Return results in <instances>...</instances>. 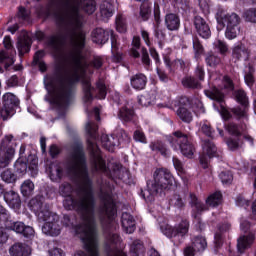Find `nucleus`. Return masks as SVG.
I'll use <instances>...</instances> for the list:
<instances>
[{"label":"nucleus","mask_w":256,"mask_h":256,"mask_svg":"<svg viewBox=\"0 0 256 256\" xmlns=\"http://www.w3.org/2000/svg\"><path fill=\"white\" fill-rule=\"evenodd\" d=\"M62 23L70 25L73 29L71 33V51L68 55V65L64 75L53 81L49 76L44 78V85L48 91L53 93L54 103L60 107H67L73 99V83L81 81L84 89V102L93 101V88L87 77L89 65L87 58L83 56L85 47V32L81 30L83 26V16L79 14V3L75 0H67L59 14Z\"/></svg>","instance_id":"obj_1"},{"label":"nucleus","mask_w":256,"mask_h":256,"mask_svg":"<svg viewBox=\"0 0 256 256\" xmlns=\"http://www.w3.org/2000/svg\"><path fill=\"white\" fill-rule=\"evenodd\" d=\"M70 172L79 179L78 202L71 197L73 191L71 184H62L59 191L62 197H66L63 202L65 209L71 211L78 206L82 213L83 224L74 227V233L79 235L87 251V253L78 251L75 256H99V239L95 228V198H93V187L87 172L82 146H79L72 156Z\"/></svg>","instance_id":"obj_2"},{"label":"nucleus","mask_w":256,"mask_h":256,"mask_svg":"<svg viewBox=\"0 0 256 256\" xmlns=\"http://www.w3.org/2000/svg\"><path fill=\"white\" fill-rule=\"evenodd\" d=\"M30 209L37 215L38 220L44 225L42 226V232L45 235L51 237H57L61 233V226L59 225V216L51 211L47 205H43V202L32 199L29 202Z\"/></svg>","instance_id":"obj_3"},{"label":"nucleus","mask_w":256,"mask_h":256,"mask_svg":"<svg viewBox=\"0 0 256 256\" xmlns=\"http://www.w3.org/2000/svg\"><path fill=\"white\" fill-rule=\"evenodd\" d=\"M174 182L175 178H173L169 170L163 168L157 169L154 172V183H148V189L144 191L143 196L145 201H153L155 195L159 193V189L161 191H163V189H171Z\"/></svg>","instance_id":"obj_4"},{"label":"nucleus","mask_w":256,"mask_h":256,"mask_svg":"<svg viewBox=\"0 0 256 256\" xmlns=\"http://www.w3.org/2000/svg\"><path fill=\"white\" fill-rule=\"evenodd\" d=\"M173 136L168 138L169 143L172 145L173 149H180L182 155L188 159H193L195 155V146H193L189 141V136L183 134L181 131H176Z\"/></svg>","instance_id":"obj_5"},{"label":"nucleus","mask_w":256,"mask_h":256,"mask_svg":"<svg viewBox=\"0 0 256 256\" xmlns=\"http://www.w3.org/2000/svg\"><path fill=\"white\" fill-rule=\"evenodd\" d=\"M217 19L226 26V38L230 40L235 39L237 37V31H239V23H241L239 15L233 12L227 13L224 10H219L217 12Z\"/></svg>","instance_id":"obj_6"},{"label":"nucleus","mask_w":256,"mask_h":256,"mask_svg":"<svg viewBox=\"0 0 256 256\" xmlns=\"http://www.w3.org/2000/svg\"><path fill=\"white\" fill-rule=\"evenodd\" d=\"M162 233L169 239L174 241H181L187 233H189V221L182 220L176 227H172L169 224L160 225Z\"/></svg>","instance_id":"obj_7"},{"label":"nucleus","mask_w":256,"mask_h":256,"mask_svg":"<svg viewBox=\"0 0 256 256\" xmlns=\"http://www.w3.org/2000/svg\"><path fill=\"white\" fill-rule=\"evenodd\" d=\"M11 141H13V135H7L2 140L0 146V163L7 164V162L13 159V155H15V149L10 146Z\"/></svg>","instance_id":"obj_8"},{"label":"nucleus","mask_w":256,"mask_h":256,"mask_svg":"<svg viewBox=\"0 0 256 256\" xmlns=\"http://www.w3.org/2000/svg\"><path fill=\"white\" fill-rule=\"evenodd\" d=\"M235 97L236 101L240 103L243 108H233L232 113H234L236 117H247V111H249V98H247V94L243 90H237L235 92Z\"/></svg>","instance_id":"obj_9"},{"label":"nucleus","mask_w":256,"mask_h":256,"mask_svg":"<svg viewBox=\"0 0 256 256\" xmlns=\"http://www.w3.org/2000/svg\"><path fill=\"white\" fill-rule=\"evenodd\" d=\"M88 149H90L93 155L92 163L94 169H96V171H101V173H107V166H105V161L101 158V153L99 152L97 145L91 142V140H88Z\"/></svg>","instance_id":"obj_10"},{"label":"nucleus","mask_w":256,"mask_h":256,"mask_svg":"<svg viewBox=\"0 0 256 256\" xmlns=\"http://www.w3.org/2000/svg\"><path fill=\"white\" fill-rule=\"evenodd\" d=\"M215 153H217V148L215 144L212 142L206 141L203 144V154L200 156V164L203 169H207L209 167V160L211 157H215Z\"/></svg>","instance_id":"obj_11"},{"label":"nucleus","mask_w":256,"mask_h":256,"mask_svg":"<svg viewBox=\"0 0 256 256\" xmlns=\"http://www.w3.org/2000/svg\"><path fill=\"white\" fill-rule=\"evenodd\" d=\"M179 108L177 110V115L184 121V123H191L193 121V114L189 111V99L183 97L179 100Z\"/></svg>","instance_id":"obj_12"},{"label":"nucleus","mask_w":256,"mask_h":256,"mask_svg":"<svg viewBox=\"0 0 256 256\" xmlns=\"http://www.w3.org/2000/svg\"><path fill=\"white\" fill-rule=\"evenodd\" d=\"M194 26L198 35L203 39H209L211 37V29L207 22H205V19L201 18V16H196L194 18Z\"/></svg>","instance_id":"obj_13"},{"label":"nucleus","mask_w":256,"mask_h":256,"mask_svg":"<svg viewBox=\"0 0 256 256\" xmlns=\"http://www.w3.org/2000/svg\"><path fill=\"white\" fill-rule=\"evenodd\" d=\"M101 214L105 215L109 221H113L117 215V207L113 198L108 197L104 202V207L101 209Z\"/></svg>","instance_id":"obj_14"},{"label":"nucleus","mask_w":256,"mask_h":256,"mask_svg":"<svg viewBox=\"0 0 256 256\" xmlns=\"http://www.w3.org/2000/svg\"><path fill=\"white\" fill-rule=\"evenodd\" d=\"M101 143L104 149L113 153V151H115V147H119V145H121V139L113 135L109 136L103 134L101 136Z\"/></svg>","instance_id":"obj_15"},{"label":"nucleus","mask_w":256,"mask_h":256,"mask_svg":"<svg viewBox=\"0 0 256 256\" xmlns=\"http://www.w3.org/2000/svg\"><path fill=\"white\" fill-rule=\"evenodd\" d=\"M255 243V235L253 234H248L244 236H240L238 238V244H237V249L239 253H245L247 249H251V245Z\"/></svg>","instance_id":"obj_16"},{"label":"nucleus","mask_w":256,"mask_h":256,"mask_svg":"<svg viewBox=\"0 0 256 256\" xmlns=\"http://www.w3.org/2000/svg\"><path fill=\"white\" fill-rule=\"evenodd\" d=\"M11 256H31V247L27 244L16 243L10 249Z\"/></svg>","instance_id":"obj_17"},{"label":"nucleus","mask_w":256,"mask_h":256,"mask_svg":"<svg viewBox=\"0 0 256 256\" xmlns=\"http://www.w3.org/2000/svg\"><path fill=\"white\" fill-rule=\"evenodd\" d=\"M92 41L98 45H104L109 41V32L103 28H96L92 32Z\"/></svg>","instance_id":"obj_18"},{"label":"nucleus","mask_w":256,"mask_h":256,"mask_svg":"<svg viewBox=\"0 0 256 256\" xmlns=\"http://www.w3.org/2000/svg\"><path fill=\"white\" fill-rule=\"evenodd\" d=\"M4 201L11 209H19L21 207V198L14 191H9L4 194Z\"/></svg>","instance_id":"obj_19"},{"label":"nucleus","mask_w":256,"mask_h":256,"mask_svg":"<svg viewBox=\"0 0 256 256\" xmlns=\"http://www.w3.org/2000/svg\"><path fill=\"white\" fill-rule=\"evenodd\" d=\"M232 56L238 61H247L249 59V50L243 44L234 46Z\"/></svg>","instance_id":"obj_20"},{"label":"nucleus","mask_w":256,"mask_h":256,"mask_svg":"<svg viewBox=\"0 0 256 256\" xmlns=\"http://www.w3.org/2000/svg\"><path fill=\"white\" fill-rule=\"evenodd\" d=\"M122 228L125 233H134L135 232V219L129 213L122 214Z\"/></svg>","instance_id":"obj_21"},{"label":"nucleus","mask_w":256,"mask_h":256,"mask_svg":"<svg viewBox=\"0 0 256 256\" xmlns=\"http://www.w3.org/2000/svg\"><path fill=\"white\" fill-rule=\"evenodd\" d=\"M165 23H166V27H167V29H169V31H177V29H179V26L181 25L179 16H177V14H173V13L166 15Z\"/></svg>","instance_id":"obj_22"},{"label":"nucleus","mask_w":256,"mask_h":256,"mask_svg":"<svg viewBox=\"0 0 256 256\" xmlns=\"http://www.w3.org/2000/svg\"><path fill=\"white\" fill-rule=\"evenodd\" d=\"M131 85L137 90L145 89V85H147V77L143 74H136L131 78Z\"/></svg>","instance_id":"obj_23"},{"label":"nucleus","mask_w":256,"mask_h":256,"mask_svg":"<svg viewBox=\"0 0 256 256\" xmlns=\"http://www.w3.org/2000/svg\"><path fill=\"white\" fill-rule=\"evenodd\" d=\"M222 201H223V194L217 191L211 194L210 196H208V198L206 199V205L208 207H217L221 205Z\"/></svg>","instance_id":"obj_24"},{"label":"nucleus","mask_w":256,"mask_h":256,"mask_svg":"<svg viewBox=\"0 0 256 256\" xmlns=\"http://www.w3.org/2000/svg\"><path fill=\"white\" fill-rule=\"evenodd\" d=\"M100 13L102 17L109 19V17H113V13H115V8L113 4L109 1H104L100 6Z\"/></svg>","instance_id":"obj_25"},{"label":"nucleus","mask_w":256,"mask_h":256,"mask_svg":"<svg viewBox=\"0 0 256 256\" xmlns=\"http://www.w3.org/2000/svg\"><path fill=\"white\" fill-rule=\"evenodd\" d=\"M4 225L6 229L14 231L15 233H23L25 230V224L23 222H13L12 220H6Z\"/></svg>","instance_id":"obj_26"},{"label":"nucleus","mask_w":256,"mask_h":256,"mask_svg":"<svg viewBox=\"0 0 256 256\" xmlns=\"http://www.w3.org/2000/svg\"><path fill=\"white\" fill-rule=\"evenodd\" d=\"M192 246L198 253L207 249V240L203 236H197L192 239Z\"/></svg>","instance_id":"obj_27"},{"label":"nucleus","mask_w":256,"mask_h":256,"mask_svg":"<svg viewBox=\"0 0 256 256\" xmlns=\"http://www.w3.org/2000/svg\"><path fill=\"white\" fill-rule=\"evenodd\" d=\"M49 173L51 181H61V177H63V169L57 164L50 165Z\"/></svg>","instance_id":"obj_28"},{"label":"nucleus","mask_w":256,"mask_h":256,"mask_svg":"<svg viewBox=\"0 0 256 256\" xmlns=\"http://www.w3.org/2000/svg\"><path fill=\"white\" fill-rule=\"evenodd\" d=\"M3 105L10 107L15 110V107L19 105V99L12 93H6L3 96Z\"/></svg>","instance_id":"obj_29"},{"label":"nucleus","mask_w":256,"mask_h":256,"mask_svg":"<svg viewBox=\"0 0 256 256\" xmlns=\"http://www.w3.org/2000/svg\"><path fill=\"white\" fill-rule=\"evenodd\" d=\"M150 149L151 151H155L156 153H160L163 155V157H167L168 155V150L165 144L161 141H155L150 143Z\"/></svg>","instance_id":"obj_30"},{"label":"nucleus","mask_w":256,"mask_h":256,"mask_svg":"<svg viewBox=\"0 0 256 256\" xmlns=\"http://www.w3.org/2000/svg\"><path fill=\"white\" fill-rule=\"evenodd\" d=\"M226 130L228 131V133L230 135H232L233 137H241V133L243 131H245V128H243V126H238L235 123H229L226 126Z\"/></svg>","instance_id":"obj_31"},{"label":"nucleus","mask_w":256,"mask_h":256,"mask_svg":"<svg viewBox=\"0 0 256 256\" xmlns=\"http://www.w3.org/2000/svg\"><path fill=\"white\" fill-rule=\"evenodd\" d=\"M182 85L187 89H199V87H201V83L191 76H186L182 79Z\"/></svg>","instance_id":"obj_32"},{"label":"nucleus","mask_w":256,"mask_h":256,"mask_svg":"<svg viewBox=\"0 0 256 256\" xmlns=\"http://www.w3.org/2000/svg\"><path fill=\"white\" fill-rule=\"evenodd\" d=\"M139 49H141V38L135 36L132 40V48L130 50L131 57L135 59L140 57Z\"/></svg>","instance_id":"obj_33"},{"label":"nucleus","mask_w":256,"mask_h":256,"mask_svg":"<svg viewBox=\"0 0 256 256\" xmlns=\"http://www.w3.org/2000/svg\"><path fill=\"white\" fill-rule=\"evenodd\" d=\"M35 190V184L31 180H26L21 186V193L24 197H29Z\"/></svg>","instance_id":"obj_34"},{"label":"nucleus","mask_w":256,"mask_h":256,"mask_svg":"<svg viewBox=\"0 0 256 256\" xmlns=\"http://www.w3.org/2000/svg\"><path fill=\"white\" fill-rule=\"evenodd\" d=\"M17 47H18L19 55L23 56L25 55V53H29L31 49V43L27 39L19 40Z\"/></svg>","instance_id":"obj_35"},{"label":"nucleus","mask_w":256,"mask_h":256,"mask_svg":"<svg viewBox=\"0 0 256 256\" xmlns=\"http://www.w3.org/2000/svg\"><path fill=\"white\" fill-rule=\"evenodd\" d=\"M13 115H15V109L3 104V107L0 109V116L3 119V121H7V119H11Z\"/></svg>","instance_id":"obj_36"},{"label":"nucleus","mask_w":256,"mask_h":256,"mask_svg":"<svg viewBox=\"0 0 256 256\" xmlns=\"http://www.w3.org/2000/svg\"><path fill=\"white\" fill-rule=\"evenodd\" d=\"M206 95H208L210 99H213V101H218V103H223V99L225 97L219 88H214L210 92L208 91Z\"/></svg>","instance_id":"obj_37"},{"label":"nucleus","mask_w":256,"mask_h":256,"mask_svg":"<svg viewBox=\"0 0 256 256\" xmlns=\"http://www.w3.org/2000/svg\"><path fill=\"white\" fill-rule=\"evenodd\" d=\"M116 30L118 33H126L127 31V22L123 15H118L116 18Z\"/></svg>","instance_id":"obj_38"},{"label":"nucleus","mask_w":256,"mask_h":256,"mask_svg":"<svg viewBox=\"0 0 256 256\" xmlns=\"http://www.w3.org/2000/svg\"><path fill=\"white\" fill-rule=\"evenodd\" d=\"M97 98L105 99L107 97V87L105 86V82L99 81L96 84Z\"/></svg>","instance_id":"obj_39"},{"label":"nucleus","mask_w":256,"mask_h":256,"mask_svg":"<svg viewBox=\"0 0 256 256\" xmlns=\"http://www.w3.org/2000/svg\"><path fill=\"white\" fill-rule=\"evenodd\" d=\"M134 115H135V112L127 108H122L119 112V117L122 121H131Z\"/></svg>","instance_id":"obj_40"},{"label":"nucleus","mask_w":256,"mask_h":256,"mask_svg":"<svg viewBox=\"0 0 256 256\" xmlns=\"http://www.w3.org/2000/svg\"><path fill=\"white\" fill-rule=\"evenodd\" d=\"M199 131L206 135V137H213V129L211 128V124L207 121H204L200 124Z\"/></svg>","instance_id":"obj_41"},{"label":"nucleus","mask_w":256,"mask_h":256,"mask_svg":"<svg viewBox=\"0 0 256 256\" xmlns=\"http://www.w3.org/2000/svg\"><path fill=\"white\" fill-rule=\"evenodd\" d=\"M97 124L93 122H88L86 124V131L90 135L91 139H97Z\"/></svg>","instance_id":"obj_42"},{"label":"nucleus","mask_w":256,"mask_h":256,"mask_svg":"<svg viewBox=\"0 0 256 256\" xmlns=\"http://www.w3.org/2000/svg\"><path fill=\"white\" fill-rule=\"evenodd\" d=\"M190 199L191 202L194 203L195 211H197L198 213H201V211H207L208 208L205 205H203L200 202H197V196H195V194H190Z\"/></svg>","instance_id":"obj_43"},{"label":"nucleus","mask_w":256,"mask_h":256,"mask_svg":"<svg viewBox=\"0 0 256 256\" xmlns=\"http://www.w3.org/2000/svg\"><path fill=\"white\" fill-rule=\"evenodd\" d=\"M220 89L226 92L233 91L234 86L233 81H231V78L224 76L222 80V86H220Z\"/></svg>","instance_id":"obj_44"},{"label":"nucleus","mask_w":256,"mask_h":256,"mask_svg":"<svg viewBox=\"0 0 256 256\" xmlns=\"http://www.w3.org/2000/svg\"><path fill=\"white\" fill-rule=\"evenodd\" d=\"M219 177L224 185H229L233 181V174L230 171L220 173Z\"/></svg>","instance_id":"obj_45"},{"label":"nucleus","mask_w":256,"mask_h":256,"mask_svg":"<svg viewBox=\"0 0 256 256\" xmlns=\"http://www.w3.org/2000/svg\"><path fill=\"white\" fill-rule=\"evenodd\" d=\"M253 73H255V70L250 68L249 72L244 76V81L249 87H253V84L255 83V77H253Z\"/></svg>","instance_id":"obj_46"},{"label":"nucleus","mask_w":256,"mask_h":256,"mask_svg":"<svg viewBox=\"0 0 256 256\" xmlns=\"http://www.w3.org/2000/svg\"><path fill=\"white\" fill-rule=\"evenodd\" d=\"M96 5L95 1L88 0L85 2L84 11L88 13V15H92V13H95Z\"/></svg>","instance_id":"obj_47"},{"label":"nucleus","mask_w":256,"mask_h":256,"mask_svg":"<svg viewBox=\"0 0 256 256\" xmlns=\"http://www.w3.org/2000/svg\"><path fill=\"white\" fill-rule=\"evenodd\" d=\"M192 109L196 115H201V113H205V108L203 107V103L199 100L195 101V104L192 106Z\"/></svg>","instance_id":"obj_48"},{"label":"nucleus","mask_w":256,"mask_h":256,"mask_svg":"<svg viewBox=\"0 0 256 256\" xmlns=\"http://www.w3.org/2000/svg\"><path fill=\"white\" fill-rule=\"evenodd\" d=\"M15 169H16L17 173H20L23 175V174L27 173V163L21 162L18 160L15 163Z\"/></svg>","instance_id":"obj_49"},{"label":"nucleus","mask_w":256,"mask_h":256,"mask_svg":"<svg viewBox=\"0 0 256 256\" xmlns=\"http://www.w3.org/2000/svg\"><path fill=\"white\" fill-rule=\"evenodd\" d=\"M193 48H194L196 57H199V55L203 53V46L201 45V42H199L197 38L193 40Z\"/></svg>","instance_id":"obj_50"},{"label":"nucleus","mask_w":256,"mask_h":256,"mask_svg":"<svg viewBox=\"0 0 256 256\" xmlns=\"http://www.w3.org/2000/svg\"><path fill=\"white\" fill-rule=\"evenodd\" d=\"M1 177L5 183H12L15 180V176L10 172V170H5Z\"/></svg>","instance_id":"obj_51"},{"label":"nucleus","mask_w":256,"mask_h":256,"mask_svg":"<svg viewBox=\"0 0 256 256\" xmlns=\"http://www.w3.org/2000/svg\"><path fill=\"white\" fill-rule=\"evenodd\" d=\"M245 17L247 21H250V23H256V9L246 11Z\"/></svg>","instance_id":"obj_52"},{"label":"nucleus","mask_w":256,"mask_h":256,"mask_svg":"<svg viewBox=\"0 0 256 256\" xmlns=\"http://www.w3.org/2000/svg\"><path fill=\"white\" fill-rule=\"evenodd\" d=\"M171 205H175V207H178L181 209L183 207V199H181V196L179 195H174L173 198L170 200Z\"/></svg>","instance_id":"obj_53"},{"label":"nucleus","mask_w":256,"mask_h":256,"mask_svg":"<svg viewBox=\"0 0 256 256\" xmlns=\"http://www.w3.org/2000/svg\"><path fill=\"white\" fill-rule=\"evenodd\" d=\"M195 77L199 78V81H204L205 79V69H203V66L198 65L195 69Z\"/></svg>","instance_id":"obj_54"},{"label":"nucleus","mask_w":256,"mask_h":256,"mask_svg":"<svg viewBox=\"0 0 256 256\" xmlns=\"http://www.w3.org/2000/svg\"><path fill=\"white\" fill-rule=\"evenodd\" d=\"M134 139L135 141H139L140 143H147V138L145 137V134L140 130L134 132Z\"/></svg>","instance_id":"obj_55"},{"label":"nucleus","mask_w":256,"mask_h":256,"mask_svg":"<svg viewBox=\"0 0 256 256\" xmlns=\"http://www.w3.org/2000/svg\"><path fill=\"white\" fill-rule=\"evenodd\" d=\"M214 47L219 49L220 53H227V45L221 40H217L216 42H214Z\"/></svg>","instance_id":"obj_56"},{"label":"nucleus","mask_w":256,"mask_h":256,"mask_svg":"<svg viewBox=\"0 0 256 256\" xmlns=\"http://www.w3.org/2000/svg\"><path fill=\"white\" fill-rule=\"evenodd\" d=\"M9 239V235L5 231V228L0 227V245H5Z\"/></svg>","instance_id":"obj_57"},{"label":"nucleus","mask_w":256,"mask_h":256,"mask_svg":"<svg viewBox=\"0 0 256 256\" xmlns=\"http://www.w3.org/2000/svg\"><path fill=\"white\" fill-rule=\"evenodd\" d=\"M206 63L210 66L213 67L219 63V58H217L215 55H209L206 58Z\"/></svg>","instance_id":"obj_58"},{"label":"nucleus","mask_w":256,"mask_h":256,"mask_svg":"<svg viewBox=\"0 0 256 256\" xmlns=\"http://www.w3.org/2000/svg\"><path fill=\"white\" fill-rule=\"evenodd\" d=\"M22 235H24V237H33V235H35V230H33V227L31 226H24Z\"/></svg>","instance_id":"obj_59"},{"label":"nucleus","mask_w":256,"mask_h":256,"mask_svg":"<svg viewBox=\"0 0 256 256\" xmlns=\"http://www.w3.org/2000/svg\"><path fill=\"white\" fill-rule=\"evenodd\" d=\"M227 145L229 149H231V151H235V149H239V139L237 140L230 139L227 141Z\"/></svg>","instance_id":"obj_60"},{"label":"nucleus","mask_w":256,"mask_h":256,"mask_svg":"<svg viewBox=\"0 0 256 256\" xmlns=\"http://www.w3.org/2000/svg\"><path fill=\"white\" fill-rule=\"evenodd\" d=\"M195 253H199L193 246H186L184 249V256H195Z\"/></svg>","instance_id":"obj_61"},{"label":"nucleus","mask_w":256,"mask_h":256,"mask_svg":"<svg viewBox=\"0 0 256 256\" xmlns=\"http://www.w3.org/2000/svg\"><path fill=\"white\" fill-rule=\"evenodd\" d=\"M132 251H134L135 254L139 253V251H143V244L141 241H136L132 244L131 247Z\"/></svg>","instance_id":"obj_62"},{"label":"nucleus","mask_w":256,"mask_h":256,"mask_svg":"<svg viewBox=\"0 0 256 256\" xmlns=\"http://www.w3.org/2000/svg\"><path fill=\"white\" fill-rule=\"evenodd\" d=\"M173 165L176 169V171H178V173H183V163H181L177 158H173Z\"/></svg>","instance_id":"obj_63"},{"label":"nucleus","mask_w":256,"mask_h":256,"mask_svg":"<svg viewBox=\"0 0 256 256\" xmlns=\"http://www.w3.org/2000/svg\"><path fill=\"white\" fill-rule=\"evenodd\" d=\"M49 255L50 256H65V254L63 253V250H61L59 248H54V249L50 250Z\"/></svg>","instance_id":"obj_64"}]
</instances>
